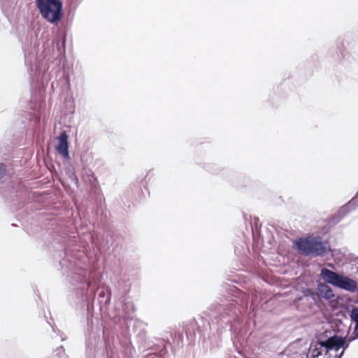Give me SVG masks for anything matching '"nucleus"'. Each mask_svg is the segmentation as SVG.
Instances as JSON below:
<instances>
[{"mask_svg":"<svg viewBox=\"0 0 358 358\" xmlns=\"http://www.w3.org/2000/svg\"><path fill=\"white\" fill-rule=\"evenodd\" d=\"M66 41L65 34L58 36L52 41V48L45 50L44 56L42 53L37 55V36L33 31H27L22 41V50L25 65L34 80H41L45 85L55 78L70 87L69 75L61 65L66 60Z\"/></svg>","mask_w":358,"mask_h":358,"instance_id":"1","label":"nucleus"},{"mask_svg":"<svg viewBox=\"0 0 358 358\" xmlns=\"http://www.w3.org/2000/svg\"><path fill=\"white\" fill-rule=\"evenodd\" d=\"M352 211L350 206L348 203H345L342 206L336 213V216L338 217V220L343 219L345 215H347L350 212Z\"/></svg>","mask_w":358,"mask_h":358,"instance_id":"10","label":"nucleus"},{"mask_svg":"<svg viewBox=\"0 0 358 358\" xmlns=\"http://www.w3.org/2000/svg\"><path fill=\"white\" fill-rule=\"evenodd\" d=\"M345 343V338L334 335L327 338L325 341L319 338L318 341L315 343H312L310 345V353L313 358H316L322 354V348H325L327 352L329 350H338L341 348L343 347Z\"/></svg>","mask_w":358,"mask_h":358,"instance_id":"4","label":"nucleus"},{"mask_svg":"<svg viewBox=\"0 0 358 358\" xmlns=\"http://www.w3.org/2000/svg\"><path fill=\"white\" fill-rule=\"evenodd\" d=\"M321 277L326 282L349 292H355L357 287L356 281L331 270H322Z\"/></svg>","mask_w":358,"mask_h":358,"instance_id":"5","label":"nucleus"},{"mask_svg":"<svg viewBox=\"0 0 358 358\" xmlns=\"http://www.w3.org/2000/svg\"><path fill=\"white\" fill-rule=\"evenodd\" d=\"M41 17L48 22L57 24L63 17V3L61 0H35Z\"/></svg>","mask_w":358,"mask_h":358,"instance_id":"3","label":"nucleus"},{"mask_svg":"<svg viewBox=\"0 0 358 358\" xmlns=\"http://www.w3.org/2000/svg\"><path fill=\"white\" fill-rule=\"evenodd\" d=\"M350 316L352 319L356 322L355 331H357V333L358 334V308H353L351 312Z\"/></svg>","mask_w":358,"mask_h":358,"instance_id":"11","label":"nucleus"},{"mask_svg":"<svg viewBox=\"0 0 358 358\" xmlns=\"http://www.w3.org/2000/svg\"><path fill=\"white\" fill-rule=\"evenodd\" d=\"M103 293H100L99 294V296H103Z\"/></svg>","mask_w":358,"mask_h":358,"instance_id":"15","label":"nucleus"},{"mask_svg":"<svg viewBox=\"0 0 358 358\" xmlns=\"http://www.w3.org/2000/svg\"><path fill=\"white\" fill-rule=\"evenodd\" d=\"M93 243L96 245L100 252L111 250L115 255L119 253L122 248V237L116 233H110L107 234L106 238L101 243L98 240L95 241L92 236H90Z\"/></svg>","mask_w":358,"mask_h":358,"instance_id":"6","label":"nucleus"},{"mask_svg":"<svg viewBox=\"0 0 358 358\" xmlns=\"http://www.w3.org/2000/svg\"><path fill=\"white\" fill-rule=\"evenodd\" d=\"M293 248L301 255L313 257H323L331 250L327 241L314 236L296 239L293 242Z\"/></svg>","mask_w":358,"mask_h":358,"instance_id":"2","label":"nucleus"},{"mask_svg":"<svg viewBox=\"0 0 358 358\" xmlns=\"http://www.w3.org/2000/svg\"><path fill=\"white\" fill-rule=\"evenodd\" d=\"M76 3H80L82 0H73Z\"/></svg>","mask_w":358,"mask_h":358,"instance_id":"14","label":"nucleus"},{"mask_svg":"<svg viewBox=\"0 0 358 358\" xmlns=\"http://www.w3.org/2000/svg\"><path fill=\"white\" fill-rule=\"evenodd\" d=\"M6 173V166L3 163L0 162V180L2 179Z\"/></svg>","mask_w":358,"mask_h":358,"instance_id":"13","label":"nucleus"},{"mask_svg":"<svg viewBox=\"0 0 358 358\" xmlns=\"http://www.w3.org/2000/svg\"><path fill=\"white\" fill-rule=\"evenodd\" d=\"M59 264H61L62 267L64 266L62 262H59Z\"/></svg>","mask_w":358,"mask_h":358,"instance_id":"16","label":"nucleus"},{"mask_svg":"<svg viewBox=\"0 0 358 358\" xmlns=\"http://www.w3.org/2000/svg\"><path fill=\"white\" fill-rule=\"evenodd\" d=\"M234 252L237 256L242 255L245 251H244V247L243 245H236L234 248Z\"/></svg>","mask_w":358,"mask_h":358,"instance_id":"12","label":"nucleus"},{"mask_svg":"<svg viewBox=\"0 0 358 358\" xmlns=\"http://www.w3.org/2000/svg\"><path fill=\"white\" fill-rule=\"evenodd\" d=\"M317 294L326 299H331L334 296L333 290L330 287L324 283H320L317 286Z\"/></svg>","mask_w":358,"mask_h":358,"instance_id":"9","label":"nucleus"},{"mask_svg":"<svg viewBox=\"0 0 358 358\" xmlns=\"http://www.w3.org/2000/svg\"><path fill=\"white\" fill-rule=\"evenodd\" d=\"M332 255L334 257V262L337 266L338 267H348V266H351V268H353L355 266L358 265V257L355 256L353 254H342L341 252H334Z\"/></svg>","mask_w":358,"mask_h":358,"instance_id":"7","label":"nucleus"},{"mask_svg":"<svg viewBox=\"0 0 358 358\" xmlns=\"http://www.w3.org/2000/svg\"><path fill=\"white\" fill-rule=\"evenodd\" d=\"M58 144L56 145L57 152L65 159H69L68 135L66 131H63L57 137Z\"/></svg>","mask_w":358,"mask_h":358,"instance_id":"8","label":"nucleus"}]
</instances>
